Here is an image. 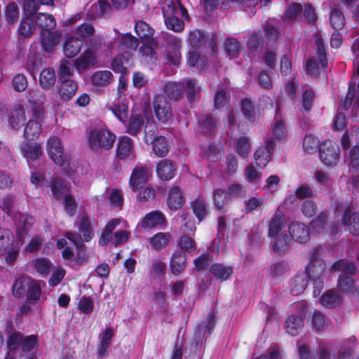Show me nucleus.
Returning <instances> with one entry per match:
<instances>
[{
	"instance_id": "1",
	"label": "nucleus",
	"mask_w": 359,
	"mask_h": 359,
	"mask_svg": "<svg viewBox=\"0 0 359 359\" xmlns=\"http://www.w3.org/2000/svg\"><path fill=\"white\" fill-rule=\"evenodd\" d=\"M334 213L341 216V224L353 236H359V212L355 211L356 204L352 201L336 199L331 205Z\"/></svg>"
},
{
	"instance_id": "2",
	"label": "nucleus",
	"mask_w": 359,
	"mask_h": 359,
	"mask_svg": "<svg viewBox=\"0 0 359 359\" xmlns=\"http://www.w3.org/2000/svg\"><path fill=\"white\" fill-rule=\"evenodd\" d=\"M116 141V135L108 129H94L88 135L89 147L94 151L111 149Z\"/></svg>"
},
{
	"instance_id": "3",
	"label": "nucleus",
	"mask_w": 359,
	"mask_h": 359,
	"mask_svg": "<svg viewBox=\"0 0 359 359\" xmlns=\"http://www.w3.org/2000/svg\"><path fill=\"white\" fill-rule=\"evenodd\" d=\"M307 310L308 307L304 302L295 306V313L289 315L285 322V331L288 334L296 336L302 331L307 316Z\"/></svg>"
},
{
	"instance_id": "4",
	"label": "nucleus",
	"mask_w": 359,
	"mask_h": 359,
	"mask_svg": "<svg viewBox=\"0 0 359 359\" xmlns=\"http://www.w3.org/2000/svg\"><path fill=\"white\" fill-rule=\"evenodd\" d=\"M318 154L322 163L329 168L336 166L340 158L338 144L330 140H325L319 145Z\"/></svg>"
},
{
	"instance_id": "5",
	"label": "nucleus",
	"mask_w": 359,
	"mask_h": 359,
	"mask_svg": "<svg viewBox=\"0 0 359 359\" xmlns=\"http://www.w3.org/2000/svg\"><path fill=\"white\" fill-rule=\"evenodd\" d=\"M46 149L49 157L56 165L64 166L68 163L69 158L64 154L63 147L58 137L52 136L48 138Z\"/></svg>"
},
{
	"instance_id": "6",
	"label": "nucleus",
	"mask_w": 359,
	"mask_h": 359,
	"mask_svg": "<svg viewBox=\"0 0 359 359\" xmlns=\"http://www.w3.org/2000/svg\"><path fill=\"white\" fill-rule=\"evenodd\" d=\"M151 173L152 170L147 166H136L133 170L129 179V184L132 190L135 191L143 188L149 180Z\"/></svg>"
},
{
	"instance_id": "7",
	"label": "nucleus",
	"mask_w": 359,
	"mask_h": 359,
	"mask_svg": "<svg viewBox=\"0 0 359 359\" xmlns=\"http://www.w3.org/2000/svg\"><path fill=\"white\" fill-rule=\"evenodd\" d=\"M153 108L155 116L160 122L165 123L171 118V107L163 95H156L154 97Z\"/></svg>"
},
{
	"instance_id": "8",
	"label": "nucleus",
	"mask_w": 359,
	"mask_h": 359,
	"mask_svg": "<svg viewBox=\"0 0 359 359\" xmlns=\"http://www.w3.org/2000/svg\"><path fill=\"white\" fill-rule=\"evenodd\" d=\"M163 13L165 18L166 27L174 32H181L184 27V21L179 18L176 14L177 9L174 3L168 4L163 8Z\"/></svg>"
},
{
	"instance_id": "9",
	"label": "nucleus",
	"mask_w": 359,
	"mask_h": 359,
	"mask_svg": "<svg viewBox=\"0 0 359 359\" xmlns=\"http://www.w3.org/2000/svg\"><path fill=\"white\" fill-rule=\"evenodd\" d=\"M325 265L324 260H318L316 263H309L306 267V274L318 290L323 287L322 276L325 270Z\"/></svg>"
},
{
	"instance_id": "10",
	"label": "nucleus",
	"mask_w": 359,
	"mask_h": 359,
	"mask_svg": "<svg viewBox=\"0 0 359 359\" xmlns=\"http://www.w3.org/2000/svg\"><path fill=\"white\" fill-rule=\"evenodd\" d=\"M355 273L339 274L337 279V287L347 295H353L359 299V286L356 285L353 276Z\"/></svg>"
},
{
	"instance_id": "11",
	"label": "nucleus",
	"mask_w": 359,
	"mask_h": 359,
	"mask_svg": "<svg viewBox=\"0 0 359 359\" xmlns=\"http://www.w3.org/2000/svg\"><path fill=\"white\" fill-rule=\"evenodd\" d=\"M116 156L120 160H132L135 157L133 142L130 137L123 136L116 144Z\"/></svg>"
},
{
	"instance_id": "12",
	"label": "nucleus",
	"mask_w": 359,
	"mask_h": 359,
	"mask_svg": "<svg viewBox=\"0 0 359 359\" xmlns=\"http://www.w3.org/2000/svg\"><path fill=\"white\" fill-rule=\"evenodd\" d=\"M289 232L293 241L305 243L310 238V228L300 222H293L289 225Z\"/></svg>"
},
{
	"instance_id": "13",
	"label": "nucleus",
	"mask_w": 359,
	"mask_h": 359,
	"mask_svg": "<svg viewBox=\"0 0 359 359\" xmlns=\"http://www.w3.org/2000/svg\"><path fill=\"white\" fill-rule=\"evenodd\" d=\"M62 40L60 31H47L41 32V43L47 53L52 52Z\"/></svg>"
},
{
	"instance_id": "14",
	"label": "nucleus",
	"mask_w": 359,
	"mask_h": 359,
	"mask_svg": "<svg viewBox=\"0 0 359 359\" xmlns=\"http://www.w3.org/2000/svg\"><path fill=\"white\" fill-rule=\"evenodd\" d=\"M156 171L161 180L168 181L175 177L176 168L171 160L165 158L157 163Z\"/></svg>"
},
{
	"instance_id": "15",
	"label": "nucleus",
	"mask_w": 359,
	"mask_h": 359,
	"mask_svg": "<svg viewBox=\"0 0 359 359\" xmlns=\"http://www.w3.org/2000/svg\"><path fill=\"white\" fill-rule=\"evenodd\" d=\"M167 205L171 210L180 209L185 203V198L181 189L177 186H172L168 191Z\"/></svg>"
},
{
	"instance_id": "16",
	"label": "nucleus",
	"mask_w": 359,
	"mask_h": 359,
	"mask_svg": "<svg viewBox=\"0 0 359 359\" xmlns=\"http://www.w3.org/2000/svg\"><path fill=\"white\" fill-rule=\"evenodd\" d=\"M197 123L204 135L211 136L216 130L218 121L211 114H206L198 116Z\"/></svg>"
},
{
	"instance_id": "17",
	"label": "nucleus",
	"mask_w": 359,
	"mask_h": 359,
	"mask_svg": "<svg viewBox=\"0 0 359 359\" xmlns=\"http://www.w3.org/2000/svg\"><path fill=\"white\" fill-rule=\"evenodd\" d=\"M78 230L86 243H89L95 236L94 226L88 214L81 215L78 222Z\"/></svg>"
},
{
	"instance_id": "18",
	"label": "nucleus",
	"mask_w": 359,
	"mask_h": 359,
	"mask_svg": "<svg viewBox=\"0 0 359 359\" xmlns=\"http://www.w3.org/2000/svg\"><path fill=\"white\" fill-rule=\"evenodd\" d=\"M186 266V255L181 250L174 251L170 261V270L172 274L179 276L184 271Z\"/></svg>"
},
{
	"instance_id": "19",
	"label": "nucleus",
	"mask_w": 359,
	"mask_h": 359,
	"mask_svg": "<svg viewBox=\"0 0 359 359\" xmlns=\"http://www.w3.org/2000/svg\"><path fill=\"white\" fill-rule=\"evenodd\" d=\"M353 104L359 107V90H356L355 83L351 79L348 82L347 93L344 100L341 101V107L347 111Z\"/></svg>"
},
{
	"instance_id": "20",
	"label": "nucleus",
	"mask_w": 359,
	"mask_h": 359,
	"mask_svg": "<svg viewBox=\"0 0 359 359\" xmlns=\"http://www.w3.org/2000/svg\"><path fill=\"white\" fill-rule=\"evenodd\" d=\"M165 222V217L163 212L157 210L151 211L142 218L141 227L145 229H153L161 226Z\"/></svg>"
},
{
	"instance_id": "21",
	"label": "nucleus",
	"mask_w": 359,
	"mask_h": 359,
	"mask_svg": "<svg viewBox=\"0 0 359 359\" xmlns=\"http://www.w3.org/2000/svg\"><path fill=\"white\" fill-rule=\"evenodd\" d=\"M33 278L21 275L15 279L12 286L13 295L18 299L23 298L33 280Z\"/></svg>"
},
{
	"instance_id": "22",
	"label": "nucleus",
	"mask_w": 359,
	"mask_h": 359,
	"mask_svg": "<svg viewBox=\"0 0 359 359\" xmlns=\"http://www.w3.org/2000/svg\"><path fill=\"white\" fill-rule=\"evenodd\" d=\"M83 41L79 37L71 36L67 38L63 44V52L67 58L76 56L83 47Z\"/></svg>"
},
{
	"instance_id": "23",
	"label": "nucleus",
	"mask_w": 359,
	"mask_h": 359,
	"mask_svg": "<svg viewBox=\"0 0 359 359\" xmlns=\"http://www.w3.org/2000/svg\"><path fill=\"white\" fill-rule=\"evenodd\" d=\"M46 187H48L53 196L57 200H60L64 196L67 187L65 181L58 176H53L46 182Z\"/></svg>"
},
{
	"instance_id": "24",
	"label": "nucleus",
	"mask_w": 359,
	"mask_h": 359,
	"mask_svg": "<svg viewBox=\"0 0 359 359\" xmlns=\"http://www.w3.org/2000/svg\"><path fill=\"white\" fill-rule=\"evenodd\" d=\"M286 224L283 213L277 209L269 224V236L275 238Z\"/></svg>"
},
{
	"instance_id": "25",
	"label": "nucleus",
	"mask_w": 359,
	"mask_h": 359,
	"mask_svg": "<svg viewBox=\"0 0 359 359\" xmlns=\"http://www.w3.org/2000/svg\"><path fill=\"white\" fill-rule=\"evenodd\" d=\"M78 90V84L74 79L62 80L58 89L60 97L66 101L70 100Z\"/></svg>"
},
{
	"instance_id": "26",
	"label": "nucleus",
	"mask_w": 359,
	"mask_h": 359,
	"mask_svg": "<svg viewBox=\"0 0 359 359\" xmlns=\"http://www.w3.org/2000/svg\"><path fill=\"white\" fill-rule=\"evenodd\" d=\"M185 92V86L183 83L168 82L164 86L165 95L172 100H180Z\"/></svg>"
},
{
	"instance_id": "27",
	"label": "nucleus",
	"mask_w": 359,
	"mask_h": 359,
	"mask_svg": "<svg viewBox=\"0 0 359 359\" xmlns=\"http://www.w3.org/2000/svg\"><path fill=\"white\" fill-rule=\"evenodd\" d=\"M212 198L215 207L221 213H226L227 212L226 205H228L230 198L226 193L225 189H215L213 190Z\"/></svg>"
},
{
	"instance_id": "28",
	"label": "nucleus",
	"mask_w": 359,
	"mask_h": 359,
	"mask_svg": "<svg viewBox=\"0 0 359 359\" xmlns=\"http://www.w3.org/2000/svg\"><path fill=\"white\" fill-rule=\"evenodd\" d=\"M35 24L42 32L53 30L56 26V21L51 14L38 13L35 17Z\"/></svg>"
},
{
	"instance_id": "29",
	"label": "nucleus",
	"mask_w": 359,
	"mask_h": 359,
	"mask_svg": "<svg viewBox=\"0 0 359 359\" xmlns=\"http://www.w3.org/2000/svg\"><path fill=\"white\" fill-rule=\"evenodd\" d=\"M25 111L21 104L15 106L9 115L8 123L13 129L18 130L24 125L25 121Z\"/></svg>"
},
{
	"instance_id": "30",
	"label": "nucleus",
	"mask_w": 359,
	"mask_h": 359,
	"mask_svg": "<svg viewBox=\"0 0 359 359\" xmlns=\"http://www.w3.org/2000/svg\"><path fill=\"white\" fill-rule=\"evenodd\" d=\"M42 280L33 279L25 294L27 303L34 304L39 301L42 294Z\"/></svg>"
},
{
	"instance_id": "31",
	"label": "nucleus",
	"mask_w": 359,
	"mask_h": 359,
	"mask_svg": "<svg viewBox=\"0 0 359 359\" xmlns=\"http://www.w3.org/2000/svg\"><path fill=\"white\" fill-rule=\"evenodd\" d=\"M96 58L91 50H85L79 57L74 61L75 68L78 71H83L95 62Z\"/></svg>"
},
{
	"instance_id": "32",
	"label": "nucleus",
	"mask_w": 359,
	"mask_h": 359,
	"mask_svg": "<svg viewBox=\"0 0 359 359\" xmlns=\"http://www.w3.org/2000/svg\"><path fill=\"white\" fill-rule=\"evenodd\" d=\"M342 299L334 290H328L320 298V302L324 307L334 308L340 305Z\"/></svg>"
},
{
	"instance_id": "33",
	"label": "nucleus",
	"mask_w": 359,
	"mask_h": 359,
	"mask_svg": "<svg viewBox=\"0 0 359 359\" xmlns=\"http://www.w3.org/2000/svg\"><path fill=\"white\" fill-rule=\"evenodd\" d=\"M113 79V74L109 70H99L95 72L90 77L92 85L98 87L108 86L112 82Z\"/></svg>"
},
{
	"instance_id": "34",
	"label": "nucleus",
	"mask_w": 359,
	"mask_h": 359,
	"mask_svg": "<svg viewBox=\"0 0 359 359\" xmlns=\"http://www.w3.org/2000/svg\"><path fill=\"white\" fill-rule=\"evenodd\" d=\"M171 235L168 232H158L149 238V242L151 247L155 250L159 251L164 249L169 243Z\"/></svg>"
},
{
	"instance_id": "35",
	"label": "nucleus",
	"mask_w": 359,
	"mask_h": 359,
	"mask_svg": "<svg viewBox=\"0 0 359 359\" xmlns=\"http://www.w3.org/2000/svg\"><path fill=\"white\" fill-rule=\"evenodd\" d=\"M56 81L55 70L51 67L43 69L39 75V84L45 90L50 89Z\"/></svg>"
},
{
	"instance_id": "36",
	"label": "nucleus",
	"mask_w": 359,
	"mask_h": 359,
	"mask_svg": "<svg viewBox=\"0 0 359 359\" xmlns=\"http://www.w3.org/2000/svg\"><path fill=\"white\" fill-rule=\"evenodd\" d=\"M144 123V120L142 114L132 115L126 125V133L132 136L137 135L141 132Z\"/></svg>"
},
{
	"instance_id": "37",
	"label": "nucleus",
	"mask_w": 359,
	"mask_h": 359,
	"mask_svg": "<svg viewBox=\"0 0 359 359\" xmlns=\"http://www.w3.org/2000/svg\"><path fill=\"white\" fill-rule=\"evenodd\" d=\"M187 64L189 67H195L202 70L208 67V60L207 57L201 56L196 52H189L187 57Z\"/></svg>"
},
{
	"instance_id": "38",
	"label": "nucleus",
	"mask_w": 359,
	"mask_h": 359,
	"mask_svg": "<svg viewBox=\"0 0 359 359\" xmlns=\"http://www.w3.org/2000/svg\"><path fill=\"white\" fill-rule=\"evenodd\" d=\"M210 271L217 279L224 281L233 274V267L215 263L211 265Z\"/></svg>"
},
{
	"instance_id": "39",
	"label": "nucleus",
	"mask_w": 359,
	"mask_h": 359,
	"mask_svg": "<svg viewBox=\"0 0 359 359\" xmlns=\"http://www.w3.org/2000/svg\"><path fill=\"white\" fill-rule=\"evenodd\" d=\"M309 277L306 273L297 274L294 277L291 286V294L299 295L306 288L309 283Z\"/></svg>"
},
{
	"instance_id": "40",
	"label": "nucleus",
	"mask_w": 359,
	"mask_h": 359,
	"mask_svg": "<svg viewBox=\"0 0 359 359\" xmlns=\"http://www.w3.org/2000/svg\"><path fill=\"white\" fill-rule=\"evenodd\" d=\"M41 132V123L36 120H29L25 125L23 135L27 140H34L39 137Z\"/></svg>"
},
{
	"instance_id": "41",
	"label": "nucleus",
	"mask_w": 359,
	"mask_h": 359,
	"mask_svg": "<svg viewBox=\"0 0 359 359\" xmlns=\"http://www.w3.org/2000/svg\"><path fill=\"white\" fill-rule=\"evenodd\" d=\"M118 224L119 221L118 219H113L107 222L99 237V245L106 246L108 245L111 239L113 231Z\"/></svg>"
},
{
	"instance_id": "42",
	"label": "nucleus",
	"mask_w": 359,
	"mask_h": 359,
	"mask_svg": "<svg viewBox=\"0 0 359 359\" xmlns=\"http://www.w3.org/2000/svg\"><path fill=\"white\" fill-rule=\"evenodd\" d=\"M135 31L137 36L142 40H149L154 39V29L146 22L138 20L135 25Z\"/></svg>"
},
{
	"instance_id": "43",
	"label": "nucleus",
	"mask_w": 359,
	"mask_h": 359,
	"mask_svg": "<svg viewBox=\"0 0 359 359\" xmlns=\"http://www.w3.org/2000/svg\"><path fill=\"white\" fill-rule=\"evenodd\" d=\"M154 153L158 157L165 156L169 151L168 141L164 136H157L152 142Z\"/></svg>"
},
{
	"instance_id": "44",
	"label": "nucleus",
	"mask_w": 359,
	"mask_h": 359,
	"mask_svg": "<svg viewBox=\"0 0 359 359\" xmlns=\"http://www.w3.org/2000/svg\"><path fill=\"white\" fill-rule=\"evenodd\" d=\"M241 111L244 116L250 123H255L257 120V114L254 103L249 98L241 100Z\"/></svg>"
},
{
	"instance_id": "45",
	"label": "nucleus",
	"mask_w": 359,
	"mask_h": 359,
	"mask_svg": "<svg viewBox=\"0 0 359 359\" xmlns=\"http://www.w3.org/2000/svg\"><path fill=\"white\" fill-rule=\"evenodd\" d=\"M110 109L121 123L126 122L128 118V106L123 100L118 101Z\"/></svg>"
},
{
	"instance_id": "46",
	"label": "nucleus",
	"mask_w": 359,
	"mask_h": 359,
	"mask_svg": "<svg viewBox=\"0 0 359 359\" xmlns=\"http://www.w3.org/2000/svg\"><path fill=\"white\" fill-rule=\"evenodd\" d=\"M32 217L26 214H19V226L17 227V236L19 239L23 238L32 226Z\"/></svg>"
},
{
	"instance_id": "47",
	"label": "nucleus",
	"mask_w": 359,
	"mask_h": 359,
	"mask_svg": "<svg viewBox=\"0 0 359 359\" xmlns=\"http://www.w3.org/2000/svg\"><path fill=\"white\" fill-rule=\"evenodd\" d=\"M276 239L273 243V251L279 255L284 253L290 247V238L286 234H280L279 236H276Z\"/></svg>"
},
{
	"instance_id": "48",
	"label": "nucleus",
	"mask_w": 359,
	"mask_h": 359,
	"mask_svg": "<svg viewBox=\"0 0 359 359\" xmlns=\"http://www.w3.org/2000/svg\"><path fill=\"white\" fill-rule=\"evenodd\" d=\"M22 151L27 158L34 161L42 155L41 147L39 144L27 143L22 146Z\"/></svg>"
},
{
	"instance_id": "49",
	"label": "nucleus",
	"mask_w": 359,
	"mask_h": 359,
	"mask_svg": "<svg viewBox=\"0 0 359 359\" xmlns=\"http://www.w3.org/2000/svg\"><path fill=\"white\" fill-rule=\"evenodd\" d=\"M330 22L334 30H341L345 25V18L343 12L337 8L333 9L330 13Z\"/></svg>"
},
{
	"instance_id": "50",
	"label": "nucleus",
	"mask_w": 359,
	"mask_h": 359,
	"mask_svg": "<svg viewBox=\"0 0 359 359\" xmlns=\"http://www.w3.org/2000/svg\"><path fill=\"white\" fill-rule=\"evenodd\" d=\"M5 17L8 24L13 25L19 19V8L18 4L14 2H10L5 8Z\"/></svg>"
},
{
	"instance_id": "51",
	"label": "nucleus",
	"mask_w": 359,
	"mask_h": 359,
	"mask_svg": "<svg viewBox=\"0 0 359 359\" xmlns=\"http://www.w3.org/2000/svg\"><path fill=\"white\" fill-rule=\"evenodd\" d=\"M191 206L194 214L199 222L202 221L208 214L207 205L205 201L200 198H196L191 202Z\"/></svg>"
},
{
	"instance_id": "52",
	"label": "nucleus",
	"mask_w": 359,
	"mask_h": 359,
	"mask_svg": "<svg viewBox=\"0 0 359 359\" xmlns=\"http://www.w3.org/2000/svg\"><path fill=\"white\" fill-rule=\"evenodd\" d=\"M34 30V25L31 18L24 17L21 19L18 29V34L23 37H29Z\"/></svg>"
},
{
	"instance_id": "53",
	"label": "nucleus",
	"mask_w": 359,
	"mask_h": 359,
	"mask_svg": "<svg viewBox=\"0 0 359 359\" xmlns=\"http://www.w3.org/2000/svg\"><path fill=\"white\" fill-rule=\"evenodd\" d=\"M331 271H340V274L355 273L356 267L353 262H345L344 259H339L332 264Z\"/></svg>"
},
{
	"instance_id": "54",
	"label": "nucleus",
	"mask_w": 359,
	"mask_h": 359,
	"mask_svg": "<svg viewBox=\"0 0 359 359\" xmlns=\"http://www.w3.org/2000/svg\"><path fill=\"white\" fill-rule=\"evenodd\" d=\"M347 161L352 172H359V146H353L348 152Z\"/></svg>"
},
{
	"instance_id": "55",
	"label": "nucleus",
	"mask_w": 359,
	"mask_h": 359,
	"mask_svg": "<svg viewBox=\"0 0 359 359\" xmlns=\"http://www.w3.org/2000/svg\"><path fill=\"white\" fill-rule=\"evenodd\" d=\"M316 46L317 47V55L319 62L323 69H325L328 66V62L327 60V50L324 44L323 40L320 36H318L316 39Z\"/></svg>"
},
{
	"instance_id": "56",
	"label": "nucleus",
	"mask_w": 359,
	"mask_h": 359,
	"mask_svg": "<svg viewBox=\"0 0 359 359\" xmlns=\"http://www.w3.org/2000/svg\"><path fill=\"white\" fill-rule=\"evenodd\" d=\"M256 165L258 168H264L269 162L271 154L265 148L259 147L254 154Z\"/></svg>"
},
{
	"instance_id": "57",
	"label": "nucleus",
	"mask_w": 359,
	"mask_h": 359,
	"mask_svg": "<svg viewBox=\"0 0 359 359\" xmlns=\"http://www.w3.org/2000/svg\"><path fill=\"white\" fill-rule=\"evenodd\" d=\"M264 39L267 43H273L278 38V29L271 24L266 22L262 25Z\"/></svg>"
},
{
	"instance_id": "58",
	"label": "nucleus",
	"mask_w": 359,
	"mask_h": 359,
	"mask_svg": "<svg viewBox=\"0 0 359 359\" xmlns=\"http://www.w3.org/2000/svg\"><path fill=\"white\" fill-rule=\"evenodd\" d=\"M189 41L192 48L199 49L205 44V34L203 32L199 29H195L190 32Z\"/></svg>"
},
{
	"instance_id": "59",
	"label": "nucleus",
	"mask_w": 359,
	"mask_h": 359,
	"mask_svg": "<svg viewBox=\"0 0 359 359\" xmlns=\"http://www.w3.org/2000/svg\"><path fill=\"white\" fill-rule=\"evenodd\" d=\"M230 95L222 88L218 90L214 97V107L216 109H222L229 102Z\"/></svg>"
},
{
	"instance_id": "60",
	"label": "nucleus",
	"mask_w": 359,
	"mask_h": 359,
	"mask_svg": "<svg viewBox=\"0 0 359 359\" xmlns=\"http://www.w3.org/2000/svg\"><path fill=\"white\" fill-rule=\"evenodd\" d=\"M185 90H187V101L190 104L196 101V95L200 92V88L196 86V81L194 79H186Z\"/></svg>"
},
{
	"instance_id": "61",
	"label": "nucleus",
	"mask_w": 359,
	"mask_h": 359,
	"mask_svg": "<svg viewBox=\"0 0 359 359\" xmlns=\"http://www.w3.org/2000/svg\"><path fill=\"white\" fill-rule=\"evenodd\" d=\"M146 41L142 43L140 48V52L142 55L154 58L156 57V49L157 48V43L154 39L145 40Z\"/></svg>"
},
{
	"instance_id": "62",
	"label": "nucleus",
	"mask_w": 359,
	"mask_h": 359,
	"mask_svg": "<svg viewBox=\"0 0 359 359\" xmlns=\"http://www.w3.org/2000/svg\"><path fill=\"white\" fill-rule=\"evenodd\" d=\"M39 346V339L37 335L31 334L22 339V350L25 353L31 352L33 350H36Z\"/></svg>"
},
{
	"instance_id": "63",
	"label": "nucleus",
	"mask_w": 359,
	"mask_h": 359,
	"mask_svg": "<svg viewBox=\"0 0 359 359\" xmlns=\"http://www.w3.org/2000/svg\"><path fill=\"white\" fill-rule=\"evenodd\" d=\"M212 255L210 252H204L194 260L195 269L198 271H205L209 266Z\"/></svg>"
},
{
	"instance_id": "64",
	"label": "nucleus",
	"mask_w": 359,
	"mask_h": 359,
	"mask_svg": "<svg viewBox=\"0 0 359 359\" xmlns=\"http://www.w3.org/2000/svg\"><path fill=\"white\" fill-rule=\"evenodd\" d=\"M225 50L231 57H237L240 50L239 41L233 38L226 39L224 42Z\"/></svg>"
}]
</instances>
